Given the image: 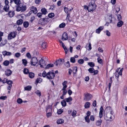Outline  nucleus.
<instances>
[{
    "label": "nucleus",
    "mask_w": 127,
    "mask_h": 127,
    "mask_svg": "<svg viewBox=\"0 0 127 127\" xmlns=\"http://www.w3.org/2000/svg\"><path fill=\"white\" fill-rule=\"evenodd\" d=\"M3 55L4 56H10L11 55L12 53L9 52H7L6 51H4L2 52Z\"/></svg>",
    "instance_id": "nucleus-11"
},
{
    "label": "nucleus",
    "mask_w": 127,
    "mask_h": 127,
    "mask_svg": "<svg viewBox=\"0 0 127 127\" xmlns=\"http://www.w3.org/2000/svg\"><path fill=\"white\" fill-rule=\"evenodd\" d=\"M46 115L47 118H49L52 115V112H46Z\"/></svg>",
    "instance_id": "nucleus-53"
},
{
    "label": "nucleus",
    "mask_w": 127,
    "mask_h": 127,
    "mask_svg": "<svg viewBox=\"0 0 127 127\" xmlns=\"http://www.w3.org/2000/svg\"><path fill=\"white\" fill-rule=\"evenodd\" d=\"M7 83L9 85H12V83L13 82L12 81L10 80H8L7 81Z\"/></svg>",
    "instance_id": "nucleus-62"
},
{
    "label": "nucleus",
    "mask_w": 127,
    "mask_h": 127,
    "mask_svg": "<svg viewBox=\"0 0 127 127\" xmlns=\"http://www.w3.org/2000/svg\"><path fill=\"white\" fill-rule=\"evenodd\" d=\"M67 83V82L65 81L63 83L62 85L63 86V87L62 89V90H64L65 89L66 87H67V86L66 85V83Z\"/></svg>",
    "instance_id": "nucleus-22"
},
{
    "label": "nucleus",
    "mask_w": 127,
    "mask_h": 127,
    "mask_svg": "<svg viewBox=\"0 0 127 127\" xmlns=\"http://www.w3.org/2000/svg\"><path fill=\"white\" fill-rule=\"evenodd\" d=\"M26 56L29 58H31V55L29 53H27Z\"/></svg>",
    "instance_id": "nucleus-63"
},
{
    "label": "nucleus",
    "mask_w": 127,
    "mask_h": 127,
    "mask_svg": "<svg viewBox=\"0 0 127 127\" xmlns=\"http://www.w3.org/2000/svg\"><path fill=\"white\" fill-rule=\"evenodd\" d=\"M54 65L53 64H47L45 68H48L50 67H53Z\"/></svg>",
    "instance_id": "nucleus-30"
},
{
    "label": "nucleus",
    "mask_w": 127,
    "mask_h": 127,
    "mask_svg": "<svg viewBox=\"0 0 127 127\" xmlns=\"http://www.w3.org/2000/svg\"><path fill=\"white\" fill-rule=\"evenodd\" d=\"M65 66L67 67H69L70 66L69 62L68 61L67 62H66L65 64Z\"/></svg>",
    "instance_id": "nucleus-57"
},
{
    "label": "nucleus",
    "mask_w": 127,
    "mask_h": 127,
    "mask_svg": "<svg viewBox=\"0 0 127 127\" xmlns=\"http://www.w3.org/2000/svg\"><path fill=\"white\" fill-rule=\"evenodd\" d=\"M41 11L42 13L44 15H45L47 13V10L45 8H42L41 9Z\"/></svg>",
    "instance_id": "nucleus-23"
},
{
    "label": "nucleus",
    "mask_w": 127,
    "mask_h": 127,
    "mask_svg": "<svg viewBox=\"0 0 127 127\" xmlns=\"http://www.w3.org/2000/svg\"><path fill=\"white\" fill-rule=\"evenodd\" d=\"M76 112L75 110H73L71 114L72 116L73 117H74L76 116Z\"/></svg>",
    "instance_id": "nucleus-36"
},
{
    "label": "nucleus",
    "mask_w": 127,
    "mask_h": 127,
    "mask_svg": "<svg viewBox=\"0 0 127 127\" xmlns=\"http://www.w3.org/2000/svg\"><path fill=\"white\" fill-rule=\"evenodd\" d=\"M17 101L19 104H20L22 103L23 102L22 100L20 98H18L17 99Z\"/></svg>",
    "instance_id": "nucleus-50"
},
{
    "label": "nucleus",
    "mask_w": 127,
    "mask_h": 127,
    "mask_svg": "<svg viewBox=\"0 0 127 127\" xmlns=\"http://www.w3.org/2000/svg\"><path fill=\"white\" fill-rule=\"evenodd\" d=\"M26 6L24 4L21 3L16 7V11H21L23 12L26 11Z\"/></svg>",
    "instance_id": "nucleus-2"
},
{
    "label": "nucleus",
    "mask_w": 127,
    "mask_h": 127,
    "mask_svg": "<svg viewBox=\"0 0 127 127\" xmlns=\"http://www.w3.org/2000/svg\"><path fill=\"white\" fill-rule=\"evenodd\" d=\"M63 112V110L62 109H60L58 110L57 111V113L58 114H61Z\"/></svg>",
    "instance_id": "nucleus-49"
},
{
    "label": "nucleus",
    "mask_w": 127,
    "mask_h": 127,
    "mask_svg": "<svg viewBox=\"0 0 127 127\" xmlns=\"http://www.w3.org/2000/svg\"><path fill=\"white\" fill-rule=\"evenodd\" d=\"M120 68H119L118 69H117L115 73V76L117 78H119L120 75H122V72L123 70V68H122L119 71V69Z\"/></svg>",
    "instance_id": "nucleus-4"
},
{
    "label": "nucleus",
    "mask_w": 127,
    "mask_h": 127,
    "mask_svg": "<svg viewBox=\"0 0 127 127\" xmlns=\"http://www.w3.org/2000/svg\"><path fill=\"white\" fill-rule=\"evenodd\" d=\"M63 63L62 59H60L59 60H57L54 63V64L58 66L59 65H60Z\"/></svg>",
    "instance_id": "nucleus-10"
},
{
    "label": "nucleus",
    "mask_w": 127,
    "mask_h": 127,
    "mask_svg": "<svg viewBox=\"0 0 127 127\" xmlns=\"http://www.w3.org/2000/svg\"><path fill=\"white\" fill-rule=\"evenodd\" d=\"M88 70L90 73H93L94 71V69L93 68H91L88 69Z\"/></svg>",
    "instance_id": "nucleus-34"
},
{
    "label": "nucleus",
    "mask_w": 127,
    "mask_h": 127,
    "mask_svg": "<svg viewBox=\"0 0 127 127\" xmlns=\"http://www.w3.org/2000/svg\"><path fill=\"white\" fill-rule=\"evenodd\" d=\"M14 3L17 5H19L21 3V1L20 0H14Z\"/></svg>",
    "instance_id": "nucleus-32"
},
{
    "label": "nucleus",
    "mask_w": 127,
    "mask_h": 127,
    "mask_svg": "<svg viewBox=\"0 0 127 127\" xmlns=\"http://www.w3.org/2000/svg\"><path fill=\"white\" fill-rule=\"evenodd\" d=\"M29 23L27 22H25L23 23V25L24 27L25 28H27L29 26Z\"/></svg>",
    "instance_id": "nucleus-27"
},
{
    "label": "nucleus",
    "mask_w": 127,
    "mask_h": 127,
    "mask_svg": "<svg viewBox=\"0 0 127 127\" xmlns=\"http://www.w3.org/2000/svg\"><path fill=\"white\" fill-rule=\"evenodd\" d=\"M89 11H91L95 10L96 8V5L94 0H91L89 3L88 5Z\"/></svg>",
    "instance_id": "nucleus-3"
},
{
    "label": "nucleus",
    "mask_w": 127,
    "mask_h": 127,
    "mask_svg": "<svg viewBox=\"0 0 127 127\" xmlns=\"http://www.w3.org/2000/svg\"><path fill=\"white\" fill-rule=\"evenodd\" d=\"M29 76L30 78H33L34 77V74L33 73L30 72L29 73Z\"/></svg>",
    "instance_id": "nucleus-35"
},
{
    "label": "nucleus",
    "mask_w": 127,
    "mask_h": 127,
    "mask_svg": "<svg viewBox=\"0 0 127 127\" xmlns=\"http://www.w3.org/2000/svg\"><path fill=\"white\" fill-rule=\"evenodd\" d=\"M42 14L41 13H38L37 14V16L41 18L42 17Z\"/></svg>",
    "instance_id": "nucleus-64"
},
{
    "label": "nucleus",
    "mask_w": 127,
    "mask_h": 127,
    "mask_svg": "<svg viewBox=\"0 0 127 127\" xmlns=\"http://www.w3.org/2000/svg\"><path fill=\"white\" fill-rule=\"evenodd\" d=\"M88 64L91 67H93L95 66L94 63L92 62L88 63Z\"/></svg>",
    "instance_id": "nucleus-39"
},
{
    "label": "nucleus",
    "mask_w": 127,
    "mask_h": 127,
    "mask_svg": "<svg viewBox=\"0 0 127 127\" xmlns=\"http://www.w3.org/2000/svg\"><path fill=\"white\" fill-rule=\"evenodd\" d=\"M64 122V120L62 119H59L57 121V123L58 124H60L63 123Z\"/></svg>",
    "instance_id": "nucleus-25"
},
{
    "label": "nucleus",
    "mask_w": 127,
    "mask_h": 127,
    "mask_svg": "<svg viewBox=\"0 0 127 127\" xmlns=\"http://www.w3.org/2000/svg\"><path fill=\"white\" fill-rule=\"evenodd\" d=\"M77 71V69L76 67H74L73 69V73H75Z\"/></svg>",
    "instance_id": "nucleus-46"
},
{
    "label": "nucleus",
    "mask_w": 127,
    "mask_h": 127,
    "mask_svg": "<svg viewBox=\"0 0 127 127\" xmlns=\"http://www.w3.org/2000/svg\"><path fill=\"white\" fill-rule=\"evenodd\" d=\"M38 63V60L36 57H33L32 59V62L31 63V65L35 66Z\"/></svg>",
    "instance_id": "nucleus-8"
},
{
    "label": "nucleus",
    "mask_w": 127,
    "mask_h": 127,
    "mask_svg": "<svg viewBox=\"0 0 127 127\" xmlns=\"http://www.w3.org/2000/svg\"><path fill=\"white\" fill-rule=\"evenodd\" d=\"M35 93L37 95L39 96L41 95L40 92L39 90L36 91L35 92Z\"/></svg>",
    "instance_id": "nucleus-47"
},
{
    "label": "nucleus",
    "mask_w": 127,
    "mask_h": 127,
    "mask_svg": "<svg viewBox=\"0 0 127 127\" xmlns=\"http://www.w3.org/2000/svg\"><path fill=\"white\" fill-rule=\"evenodd\" d=\"M46 44L45 43H42L41 46L43 48H46Z\"/></svg>",
    "instance_id": "nucleus-60"
},
{
    "label": "nucleus",
    "mask_w": 127,
    "mask_h": 127,
    "mask_svg": "<svg viewBox=\"0 0 127 127\" xmlns=\"http://www.w3.org/2000/svg\"><path fill=\"white\" fill-rule=\"evenodd\" d=\"M16 33L14 32H12L9 34L8 36V39L10 40L15 37Z\"/></svg>",
    "instance_id": "nucleus-9"
},
{
    "label": "nucleus",
    "mask_w": 127,
    "mask_h": 127,
    "mask_svg": "<svg viewBox=\"0 0 127 127\" xmlns=\"http://www.w3.org/2000/svg\"><path fill=\"white\" fill-rule=\"evenodd\" d=\"M84 100L85 101L90 100L92 97V96L90 94L88 93L85 94Z\"/></svg>",
    "instance_id": "nucleus-6"
},
{
    "label": "nucleus",
    "mask_w": 127,
    "mask_h": 127,
    "mask_svg": "<svg viewBox=\"0 0 127 127\" xmlns=\"http://www.w3.org/2000/svg\"><path fill=\"white\" fill-rule=\"evenodd\" d=\"M31 10L32 11L34 14H36L37 12V11L36 7L34 6H32L31 8Z\"/></svg>",
    "instance_id": "nucleus-15"
},
{
    "label": "nucleus",
    "mask_w": 127,
    "mask_h": 127,
    "mask_svg": "<svg viewBox=\"0 0 127 127\" xmlns=\"http://www.w3.org/2000/svg\"><path fill=\"white\" fill-rule=\"evenodd\" d=\"M90 105V103L89 102H87L85 104V107L86 108H88L89 107Z\"/></svg>",
    "instance_id": "nucleus-24"
},
{
    "label": "nucleus",
    "mask_w": 127,
    "mask_h": 127,
    "mask_svg": "<svg viewBox=\"0 0 127 127\" xmlns=\"http://www.w3.org/2000/svg\"><path fill=\"white\" fill-rule=\"evenodd\" d=\"M9 5H4L3 9L6 12H8L9 10Z\"/></svg>",
    "instance_id": "nucleus-21"
},
{
    "label": "nucleus",
    "mask_w": 127,
    "mask_h": 127,
    "mask_svg": "<svg viewBox=\"0 0 127 127\" xmlns=\"http://www.w3.org/2000/svg\"><path fill=\"white\" fill-rule=\"evenodd\" d=\"M64 10L65 12L66 13H67L69 11V10L68 8L66 7H64Z\"/></svg>",
    "instance_id": "nucleus-55"
},
{
    "label": "nucleus",
    "mask_w": 127,
    "mask_h": 127,
    "mask_svg": "<svg viewBox=\"0 0 127 127\" xmlns=\"http://www.w3.org/2000/svg\"><path fill=\"white\" fill-rule=\"evenodd\" d=\"M68 39L67 34L66 32H64L63 35L62 39L63 40H66Z\"/></svg>",
    "instance_id": "nucleus-13"
},
{
    "label": "nucleus",
    "mask_w": 127,
    "mask_h": 127,
    "mask_svg": "<svg viewBox=\"0 0 127 127\" xmlns=\"http://www.w3.org/2000/svg\"><path fill=\"white\" fill-rule=\"evenodd\" d=\"M22 63L24 65L26 66L27 65V61L25 59H23L22 60Z\"/></svg>",
    "instance_id": "nucleus-33"
},
{
    "label": "nucleus",
    "mask_w": 127,
    "mask_h": 127,
    "mask_svg": "<svg viewBox=\"0 0 127 127\" xmlns=\"http://www.w3.org/2000/svg\"><path fill=\"white\" fill-rule=\"evenodd\" d=\"M65 100L67 102H69L71 101L72 100V98L70 96L68 98H66Z\"/></svg>",
    "instance_id": "nucleus-31"
},
{
    "label": "nucleus",
    "mask_w": 127,
    "mask_h": 127,
    "mask_svg": "<svg viewBox=\"0 0 127 127\" xmlns=\"http://www.w3.org/2000/svg\"><path fill=\"white\" fill-rule=\"evenodd\" d=\"M95 119V117L93 115H91L90 117V120L92 121H94Z\"/></svg>",
    "instance_id": "nucleus-56"
},
{
    "label": "nucleus",
    "mask_w": 127,
    "mask_h": 127,
    "mask_svg": "<svg viewBox=\"0 0 127 127\" xmlns=\"http://www.w3.org/2000/svg\"><path fill=\"white\" fill-rule=\"evenodd\" d=\"M102 120L101 119L97 121L95 123V124L97 126H100L102 123Z\"/></svg>",
    "instance_id": "nucleus-20"
},
{
    "label": "nucleus",
    "mask_w": 127,
    "mask_h": 127,
    "mask_svg": "<svg viewBox=\"0 0 127 127\" xmlns=\"http://www.w3.org/2000/svg\"><path fill=\"white\" fill-rule=\"evenodd\" d=\"M25 90L27 91H30L32 89V87L31 86H28L24 88Z\"/></svg>",
    "instance_id": "nucleus-29"
},
{
    "label": "nucleus",
    "mask_w": 127,
    "mask_h": 127,
    "mask_svg": "<svg viewBox=\"0 0 127 127\" xmlns=\"http://www.w3.org/2000/svg\"><path fill=\"white\" fill-rule=\"evenodd\" d=\"M106 35L108 36H110L111 34L110 32L107 30L106 31Z\"/></svg>",
    "instance_id": "nucleus-58"
},
{
    "label": "nucleus",
    "mask_w": 127,
    "mask_h": 127,
    "mask_svg": "<svg viewBox=\"0 0 127 127\" xmlns=\"http://www.w3.org/2000/svg\"><path fill=\"white\" fill-rule=\"evenodd\" d=\"M28 69L27 68H25L23 70V72L24 74H27L29 73Z\"/></svg>",
    "instance_id": "nucleus-37"
},
{
    "label": "nucleus",
    "mask_w": 127,
    "mask_h": 127,
    "mask_svg": "<svg viewBox=\"0 0 127 127\" xmlns=\"http://www.w3.org/2000/svg\"><path fill=\"white\" fill-rule=\"evenodd\" d=\"M103 109L102 106H101L100 109V112L99 114V116L100 118H101L103 116Z\"/></svg>",
    "instance_id": "nucleus-14"
},
{
    "label": "nucleus",
    "mask_w": 127,
    "mask_h": 127,
    "mask_svg": "<svg viewBox=\"0 0 127 127\" xmlns=\"http://www.w3.org/2000/svg\"><path fill=\"white\" fill-rule=\"evenodd\" d=\"M61 103L63 106H65L66 104L65 100H63L61 102Z\"/></svg>",
    "instance_id": "nucleus-45"
},
{
    "label": "nucleus",
    "mask_w": 127,
    "mask_h": 127,
    "mask_svg": "<svg viewBox=\"0 0 127 127\" xmlns=\"http://www.w3.org/2000/svg\"><path fill=\"white\" fill-rule=\"evenodd\" d=\"M108 21L109 23H111L112 22V17H111V15L109 16L108 18Z\"/></svg>",
    "instance_id": "nucleus-44"
},
{
    "label": "nucleus",
    "mask_w": 127,
    "mask_h": 127,
    "mask_svg": "<svg viewBox=\"0 0 127 127\" xmlns=\"http://www.w3.org/2000/svg\"><path fill=\"white\" fill-rule=\"evenodd\" d=\"M97 62L98 63L101 64H103V60H102L99 58H97Z\"/></svg>",
    "instance_id": "nucleus-38"
},
{
    "label": "nucleus",
    "mask_w": 127,
    "mask_h": 127,
    "mask_svg": "<svg viewBox=\"0 0 127 127\" xmlns=\"http://www.w3.org/2000/svg\"><path fill=\"white\" fill-rule=\"evenodd\" d=\"M5 5H9V2L8 0H5L4 1Z\"/></svg>",
    "instance_id": "nucleus-61"
},
{
    "label": "nucleus",
    "mask_w": 127,
    "mask_h": 127,
    "mask_svg": "<svg viewBox=\"0 0 127 127\" xmlns=\"http://www.w3.org/2000/svg\"><path fill=\"white\" fill-rule=\"evenodd\" d=\"M9 63L10 62L9 61L7 60H6L4 61L3 64L4 65L7 66L9 65Z\"/></svg>",
    "instance_id": "nucleus-28"
},
{
    "label": "nucleus",
    "mask_w": 127,
    "mask_h": 127,
    "mask_svg": "<svg viewBox=\"0 0 127 127\" xmlns=\"http://www.w3.org/2000/svg\"><path fill=\"white\" fill-rule=\"evenodd\" d=\"M36 81L37 83H40L42 81V79L40 78H37L36 79Z\"/></svg>",
    "instance_id": "nucleus-40"
},
{
    "label": "nucleus",
    "mask_w": 127,
    "mask_h": 127,
    "mask_svg": "<svg viewBox=\"0 0 127 127\" xmlns=\"http://www.w3.org/2000/svg\"><path fill=\"white\" fill-rule=\"evenodd\" d=\"M38 64L40 65V67L41 68H43L45 66L46 63L45 61L42 59H41L39 61Z\"/></svg>",
    "instance_id": "nucleus-5"
},
{
    "label": "nucleus",
    "mask_w": 127,
    "mask_h": 127,
    "mask_svg": "<svg viewBox=\"0 0 127 127\" xmlns=\"http://www.w3.org/2000/svg\"><path fill=\"white\" fill-rule=\"evenodd\" d=\"M85 119L86 122L88 123H89L90 122L89 117L86 116L85 118Z\"/></svg>",
    "instance_id": "nucleus-48"
},
{
    "label": "nucleus",
    "mask_w": 127,
    "mask_h": 127,
    "mask_svg": "<svg viewBox=\"0 0 127 127\" xmlns=\"http://www.w3.org/2000/svg\"><path fill=\"white\" fill-rule=\"evenodd\" d=\"M105 118L108 121H111L112 120L114 116L113 115V112L111 108L110 107H107L105 110Z\"/></svg>",
    "instance_id": "nucleus-1"
},
{
    "label": "nucleus",
    "mask_w": 127,
    "mask_h": 127,
    "mask_svg": "<svg viewBox=\"0 0 127 127\" xmlns=\"http://www.w3.org/2000/svg\"><path fill=\"white\" fill-rule=\"evenodd\" d=\"M55 76L54 73L51 71L48 72L47 74V78L49 79L53 78Z\"/></svg>",
    "instance_id": "nucleus-7"
},
{
    "label": "nucleus",
    "mask_w": 127,
    "mask_h": 127,
    "mask_svg": "<svg viewBox=\"0 0 127 127\" xmlns=\"http://www.w3.org/2000/svg\"><path fill=\"white\" fill-rule=\"evenodd\" d=\"M124 23L121 20L119 21L117 23V26L118 27H121Z\"/></svg>",
    "instance_id": "nucleus-18"
},
{
    "label": "nucleus",
    "mask_w": 127,
    "mask_h": 127,
    "mask_svg": "<svg viewBox=\"0 0 127 127\" xmlns=\"http://www.w3.org/2000/svg\"><path fill=\"white\" fill-rule=\"evenodd\" d=\"M15 14L14 12L13 11H9L8 13V15L10 17H13Z\"/></svg>",
    "instance_id": "nucleus-19"
},
{
    "label": "nucleus",
    "mask_w": 127,
    "mask_h": 127,
    "mask_svg": "<svg viewBox=\"0 0 127 127\" xmlns=\"http://www.w3.org/2000/svg\"><path fill=\"white\" fill-rule=\"evenodd\" d=\"M23 22V21L22 19H20L18 20L17 21V23L18 25H20L22 24Z\"/></svg>",
    "instance_id": "nucleus-26"
},
{
    "label": "nucleus",
    "mask_w": 127,
    "mask_h": 127,
    "mask_svg": "<svg viewBox=\"0 0 127 127\" xmlns=\"http://www.w3.org/2000/svg\"><path fill=\"white\" fill-rule=\"evenodd\" d=\"M103 29V26H100L98 28L96 29V32L97 33H99Z\"/></svg>",
    "instance_id": "nucleus-16"
},
{
    "label": "nucleus",
    "mask_w": 127,
    "mask_h": 127,
    "mask_svg": "<svg viewBox=\"0 0 127 127\" xmlns=\"http://www.w3.org/2000/svg\"><path fill=\"white\" fill-rule=\"evenodd\" d=\"M52 105L48 106L46 108V112H52Z\"/></svg>",
    "instance_id": "nucleus-12"
},
{
    "label": "nucleus",
    "mask_w": 127,
    "mask_h": 127,
    "mask_svg": "<svg viewBox=\"0 0 127 127\" xmlns=\"http://www.w3.org/2000/svg\"><path fill=\"white\" fill-rule=\"evenodd\" d=\"M21 56V54L19 53H17L15 54V56L17 58Z\"/></svg>",
    "instance_id": "nucleus-54"
},
{
    "label": "nucleus",
    "mask_w": 127,
    "mask_h": 127,
    "mask_svg": "<svg viewBox=\"0 0 127 127\" xmlns=\"http://www.w3.org/2000/svg\"><path fill=\"white\" fill-rule=\"evenodd\" d=\"M70 61L72 63H74L75 62V61L74 57H71L70 59Z\"/></svg>",
    "instance_id": "nucleus-42"
},
{
    "label": "nucleus",
    "mask_w": 127,
    "mask_h": 127,
    "mask_svg": "<svg viewBox=\"0 0 127 127\" xmlns=\"http://www.w3.org/2000/svg\"><path fill=\"white\" fill-rule=\"evenodd\" d=\"M65 26V23H63L59 25V28H64Z\"/></svg>",
    "instance_id": "nucleus-43"
},
{
    "label": "nucleus",
    "mask_w": 127,
    "mask_h": 127,
    "mask_svg": "<svg viewBox=\"0 0 127 127\" xmlns=\"http://www.w3.org/2000/svg\"><path fill=\"white\" fill-rule=\"evenodd\" d=\"M12 73L11 71L9 69L5 71V74L8 76L10 75Z\"/></svg>",
    "instance_id": "nucleus-17"
},
{
    "label": "nucleus",
    "mask_w": 127,
    "mask_h": 127,
    "mask_svg": "<svg viewBox=\"0 0 127 127\" xmlns=\"http://www.w3.org/2000/svg\"><path fill=\"white\" fill-rule=\"evenodd\" d=\"M7 97L6 96H2L0 97V99L1 100H5L6 99Z\"/></svg>",
    "instance_id": "nucleus-52"
},
{
    "label": "nucleus",
    "mask_w": 127,
    "mask_h": 127,
    "mask_svg": "<svg viewBox=\"0 0 127 127\" xmlns=\"http://www.w3.org/2000/svg\"><path fill=\"white\" fill-rule=\"evenodd\" d=\"M54 16V13H50L48 15V16L50 18H52Z\"/></svg>",
    "instance_id": "nucleus-41"
},
{
    "label": "nucleus",
    "mask_w": 127,
    "mask_h": 127,
    "mask_svg": "<svg viewBox=\"0 0 127 127\" xmlns=\"http://www.w3.org/2000/svg\"><path fill=\"white\" fill-rule=\"evenodd\" d=\"M42 76L43 77H45L46 76L47 77V74L45 71H44L43 72Z\"/></svg>",
    "instance_id": "nucleus-59"
},
{
    "label": "nucleus",
    "mask_w": 127,
    "mask_h": 127,
    "mask_svg": "<svg viewBox=\"0 0 127 127\" xmlns=\"http://www.w3.org/2000/svg\"><path fill=\"white\" fill-rule=\"evenodd\" d=\"M84 62V61L82 59H80L78 61V63L80 64H82Z\"/></svg>",
    "instance_id": "nucleus-51"
}]
</instances>
